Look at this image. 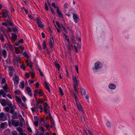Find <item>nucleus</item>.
Segmentation results:
<instances>
[{
  "label": "nucleus",
  "mask_w": 135,
  "mask_h": 135,
  "mask_svg": "<svg viewBox=\"0 0 135 135\" xmlns=\"http://www.w3.org/2000/svg\"><path fill=\"white\" fill-rule=\"evenodd\" d=\"M21 68L23 70L25 69V66L23 64H22L21 66Z\"/></svg>",
  "instance_id": "338daca9"
},
{
  "label": "nucleus",
  "mask_w": 135,
  "mask_h": 135,
  "mask_svg": "<svg viewBox=\"0 0 135 135\" xmlns=\"http://www.w3.org/2000/svg\"><path fill=\"white\" fill-rule=\"evenodd\" d=\"M54 45V41L52 38H50L49 41V45L50 48L51 49Z\"/></svg>",
  "instance_id": "2eb2a0df"
},
{
  "label": "nucleus",
  "mask_w": 135,
  "mask_h": 135,
  "mask_svg": "<svg viewBox=\"0 0 135 135\" xmlns=\"http://www.w3.org/2000/svg\"><path fill=\"white\" fill-rule=\"evenodd\" d=\"M73 80L74 83V88L76 93H78V83L76 76H73Z\"/></svg>",
  "instance_id": "f03ea898"
},
{
  "label": "nucleus",
  "mask_w": 135,
  "mask_h": 135,
  "mask_svg": "<svg viewBox=\"0 0 135 135\" xmlns=\"http://www.w3.org/2000/svg\"><path fill=\"white\" fill-rule=\"evenodd\" d=\"M109 88L111 89H114L116 88V85L113 84H110L109 85Z\"/></svg>",
  "instance_id": "6ab92c4d"
},
{
  "label": "nucleus",
  "mask_w": 135,
  "mask_h": 135,
  "mask_svg": "<svg viewBox=\"0 0 135 135\" xmlns=\"http://www.w3.org/2000/svg\"><path fill=\"white\" fill-rule=\"evenodd\" d=\"M81 93L82 94L84 95H85L86 94V91L83 88H82L81 89Z\"/></svg>",
  "instance_id": "a878e982"
},
{
  "label": "nucleus",
  "mask_w": 135,
  "mask_h": 135,
  "mask_svg": "<svg viewBox=\"0 0 135 135\" xmlns=\"http://www.w3.org/2000/svg\"><path fill=\"white\" fill-rule=\"evenodd\" d=\"M15 93L17 95H20L21 93V92L20 90H15Z\"/></svg>",
  "instance_id": "a19ab883"
},
{
  "label": "nucleus",
  "mask_w": 135,
  "mask_h": 135,
  "mask_svg": "<svg viewBox=\"0 0 135 135\" xmlns=\"http://www.w3.org/2000/svg\"><path fill=\"white\" fill-rule=\"evenodd\" d=\"M12 39L14 41H15L17 40V35L14 33H12Z\"/></svg>",
  "instance_id": "f3484780"
},
{
  "label": "nucleus",
  "mask_w": 135,
  "mask_h": 135,
  "mask_svg": "<svg viewBox=\"0 0 135 135\" xmlns=\"http://www.w3.org/2000/svg\"><path fill=\"white\" fill-rule=\"evenodd\" d=\"M2 24L4 26L6 27H7L8 26V25L5 22H3L2 23Z\"/></svg>",
  "instance_id": "0e129e2a"
},
{
  "label": "nucleus",
  "mask_w": 135,
  "mask_h": 135,
  "mask_svg": "<svg viewBox=\"0 0 135 135\" xmlns=\"http://www.w3.org/2000/svg\"><path fill=\"white\" fill-rule=\"evenodd\" d=\"M59 90L60 95L62 96H63L64 95V93L61 88V87H59Z\"/></svg>",
  "instance_id": "c756f323"
},
{
  "label": "nucleus",
  "mask_w": 135,
  "mask_h": 135,
  "mask_svg": "<svg viewBox=\"0 0 135 135\" xmlns=\"http://www.w3.org/2000/svg\"><path fill=\"white\" fill-rule=\"evenodd\" d=\"M56 24L57 27L59 28L60 29L61 28V27L60 26V25L59 23V22L56 21Z\"/></svg>",
  "instance_id": "680f3d73"
},
{
  "label": "nucleus",
  "mask_w": 135,
  "mask_h": 135,
  "mask_svg": "<svg viewBox=\"0 0 135 135\" xmlns=\"http://www.w3.org/2000/svg\"><path fill=\"white\" fill-rule=\"evenodd\" d=\"M54 8H57V12L58 15L60 18H63V15L61 11L59 10V9L58 7H56L55 5V6L54 7Z\"/></svg>",
  "instance_id": "423d86ee"
},
{
  "label": "nucleus",
  "mask_w": 135,
  "mask_h": 135,
  "mask_svg": "<svg viewBox=\"0 0 135 135\" xmlns=\"http://www.w3.org/2000/svg\"><path fill=\"white\" fill-rule=\"evenodd\" d=\"M37 70L39 71L40 75L42 77H43L44 76V74H43L42 71L41 70V69L39 68H38L37 69Z\"/></svg>",
  "instance_id": "79ce46f5"
},
{
  "label": "nucleus",
  "mask_w": 135,
  "mask_h": 135,
  "mask_svg": "<svg viewBox=\"0 0 135 135\" xmlns=\"http://www.w3.org/2000/svg\"><path fill=\"white\" fill-rule=\"evenodd\" d=\"M44 84L45 88H46V89L48 91L50 92V88L49 87V86L47 84V82L46 81H45L44 82Z\"/></svg>",
  "instance_id": "dca6fc26"
},
{
  "label": "nucleus",
  "mask_w": 135,
  "mask_h": 135,
  "mask_svg": "<svg viewBox=\"0 0 135 135\" xmlns=\"http://www.w3.org/2000/svg\"><path fill=\"white\" fill-rule=\"evenodd\" d=\"M76 104L77 108L79 111H81L84 115H85V113L84 110L82 107L81 105L80 104H78V102H76Z\"/></svg>",
  "instance_id": "0eeeda50"
},
{
  "label": "nucleus",
  "mask_w": 135,
  "mask_h": 135,
  "mask_svg": "<svg viewBox=\"0 0 135 135\" xmlns=\"http://www.w3.org/2000/svg\"><path fill=\"white\" fill-rule=\"evenodd\" d=\"M10 8L11 9V11L12 12H15V9L14 8L13 6L10 7Z\"/></svg>",
  "instance_id": "69168bd1"
},
{
  "label": "nucleus",
  "mask_w": 135,
  "mask_h": 135,
  "mask_svg": "<svg viewBox=\"0 0 135 135\" xmlns=\"http://www.w3.org/2000/svg\"><path fill=\"white\" fill-rule=\"evenodd\" d=\"M13 31L15 32H18V30L16 28H13Z\"/></svg>",
  "instance_id": "4d7b16f0"
},
{
  "label": "nucleus",
  "mask_w": 135,
  "mask_h": 135,
  "mask_svg": "<svg viewBox=\"0 0 135 135\" xmlns=\"http://www.w3.org/2000/svg\"><path fill=\"white\" fill-rule=\"evenodd\" d=\"M38 95L40 96H42L43 95V93L42 91H41V90L40 89V90L39 91L38 93Z\"/></svg>",
  "instance_id": "6e6d98bb"
},
{
  "label": "nucleus",
  "mask_w": 135,
  "mask_h": 135,
  "mask_svg": "<svg viewBox=\"0 0 135 135\" xmlns=\"http://www.w3.org/2000/svg\"><path fill=\"white\" fill-rule=\"evenodd\" d=\"M73 17L74 22L75 23H78L79 20L78 15L76 13H74L73 14Z\"/></svg>",
  "instance_id": "39448f33"
},
{
  "label": "nucleus",
  "mask_w": 135,
  "mask_h": 135,
  "mask_svg": "<svg viewBox=\"0 0 135 135\" xmlns=\"http://www.w3.org/2000/svg\"><path fill=\"white\" fill-rule=\"evenodd\" d=\"M40 18L38 17H37L36 18V20L37 21V24L41 22V21L40 19Z\"/></svg>",
  "instance_id": "3c124183"
},
{
  "label": "nucleus",
  "mask_w": 135,
  "mask_h": 135,
  "mask_svg": "<svg viewBox=\"0 0 135 135\" xmlns=\"http://www.w3.org/2000/svg\"><path fill=\"white\" fill-rule=\"evenodd\" d=\"M40 89H38V90H35L34 91V94L36 95V94L37 93L38 94V92L40 90Z\"/></svg>",
  "instance_id": "de8ad7c7"
},
{
  "label": "nucleus",
  "mask_w": 135,
  "mask_h": 135,
  "mask_svg": "<svg viewBox=\"0 0 135 135\" xmlns=\"http://www.w3.org/2000/svg\"><path fill=\"white\" fill-rule=\"evenodd\" d=\"M27 66H29L30 68H31L32 67V63H27Z\"/></svg>",
  "instance_id": "5fc2aeb1"
},
{
  "label": "nucleus",
  "mask_w": 135,
  "mask_h": 135,
  "mask_svg": "<svg viewBox=\"0 0 135 135\" xmlns=\"http://www.w3.org/2000/svg\"><path fill=\"white\" fill-rule=\"evenodd\" d=\"M29 74L31 75L32 78H34L35 74L34 72L32 70L30 71L29 73Z\"/></svg>",
  "instance_id": "7c9ffc66"
},
{
  "label": "nucleus",
  "mask_w": 135,
  "mask_h": 135,
  "mask_svg": "<svg viewBox=\"0 0 135 135\" xmlns=\"http://www.w3.org/2000/svg\"><path fill=\"white\" fill-rule=\"evenodd\" d=\"M26 91L29 95L32 97L33 96V94L32 93V90L29 87H27L26 88Z\"/></svg>",
  "instance_id": "9b49d317"
},
{
  "label": "nucleus",
  "mask_w": 135,
  "mask_h": 135,
  "mask_svg": "<svg viewBox=\"0 0 135 135\" xmlns=\"http://www.w3.org/2000/svg\"><path fill=\"white\" fill-rule=\"evenodd\" d=\"M7 68L8 69V71H13V70H14V68L12 66H8Z\"/></svg>",
  "instance_id": "473e14b6"
},
{
  "label": "nucleus",
  "mask_w": 135,
  "mask_h": 135,
  "mask_svg": "<svg viewBox=\"0 0 135 135\" xmlns=\"http://www.w3.org/2000/svg\"><path fill=\"white\" fill-rule=\"evenodd\" d=\"M38 26L41 28H42L44 27L43 25L42 24L41 22L37 24Z\"/></svg>",
  "instance_id": "c9c22d12"
},
{
  "label": "nucleus",
  "mask_w": 135,
  "mask_h": 135,
  "mask_svg": "<svg viewBox=\"0 0 135 135\" xmlns=\"http://www.w3.org/2000/svg\"><path fill=\"white\" fill-rule=\"evenodd\" d=\"M12 133L14 135H18L17 132L15 130L12 131Z\"/></svg>",
  "instance_id": "a18cd8bd"
},
{
  "label": "nucleus",
  "mask_w": 135,
  "mask_h": 135,
  "mask_svg": "<svg viewBox=\"0 0 135 135\" xmlns=\"http://www.w3.org/2000/svg\"><path fill=\"white\" fill-rule=\"evenodd\" d=\"M15 51L17 54H18L21 52V50L18 47H15Z\"/></svg>",
  "instance_id": "b1692460"
},
{
  "label": "nucleus",
  "mask_w": 135,
  "mask_h": 135,
  "mask_svg": "<svg viewBox=\"0 0 135 135\" xmlns=\"http://www.w3.org/2000/svg\"><path fill=\"white\" fill-rule=\"evenodd\" d=\"M4 109H5L6 110L7 112L8 113L10 112V109H11V107L10 106H8V107H6L4 108Z\"/></svg>",
  "instance_id": "393cba45"
},
{
  "label": "nucleus",
  "mask_w": 135,
  "mask_h": 135,
  "mask_svg": "<svg viewBox=\"0 0 135 135\" xmlns=\"http://www.w3.org/2000/svg\"><path fill=\"white\" fill-rule=\"evenodd\" d=\"M63 34L65 37V39L66 41H67L68 43L69 42V38L68 36L66 34H65L64 33H63Z\"/></svg>",
  "instance_id": "bb28decb"
},
{
  "label": "nucleus",
  "mask_w": 135,
  "mask_h": 135,
  "mask_svg": "<svg viewBox=\"0 0 135 135\" xmlns=\"http://www.w3.org/2000/svg\"><path fill=\"white\" fill-rule=\"evenodd\" d=\"M2 95L3 98H5L6 97L5 93L2 89L0 90V103L3 106H5L6 101L4 99H1Z\"/></svg>",
  "instance_id": "f257e3e1"
},
{
  "label": "nucleus",
  "mask_w": 135,
  "mask_h": 135,
  "mask_svg": "<svg viewBox=\"0 0 135 135\" xmlns=\"http://www.w3.org/2000/svg\"><path fill=\"white\" fill-rule=\"evenodd\" d=\"M10 113L12 114V118L13 119H18V114L16 112H15L13 108L11 109Z\"/></svg>",
  "instance_id": "20e7f679"
},
{
  "label": "nucleus",
  "mask_w": 135,
  "mask_h": 135,
  "mask_svg": "<svg viewBox=\"0 0 135 135\" xmlns=\"http://www.w3.org/2000/svg\"><path fill=\"white\" fill-rule=\"evenodd\" d=\"M87 131L88 132L90 135H93V133L89 129H87Z\"/></svg>",
  "instance_id": "774afa93"
},
{
  "label": "nucleus",
  "mask_w": 135,
  "mask_h": 135,
  "mask_svg": "<svg viewBox=\"0 0 135 135\" xmlns=\"http://www.w3.org/2000/svg\"><path fill=\"white\" fill-rule=\"evenodd\" d=\"M102 63L99 62H96L94 65L95 69L96 70L99 69L102 67Z\"/></svg>",
  "instance_id": "6e6552de"
},
{
  "label": "nucleus",
  "mask_w": 135,
  "mask_h": 135,
  "mask_svg": "<svg viewBox=\"0 0 135 135\" xmlns=\"http://www.w3.org/2000/svg\"><path fill=\"white\" fill-rule=\"evenodd\" d=\"M14 84L15 85H17L19 83V80L18 76L17 75H15V79H13Z\"/></svg>",
  "instance_id": "1a4fd4ad"
},
{
  "label": "nucleus",
  "mask_w": 135,
  "mask_h": 135,
  "mask_svg": "<svg viewBox=\"0 0 135 135\" xmlns=\"http://www.w3.org/2000/svg\"><path fill=\"white\" fill-rule=\"evenodd\" d=\"M43 125L46 127L48 130L50 129L49 124L47 121L45 120L43 123Z\"/></svg>",
  "instance_id": "f8f14e48"
},
{
  "label": "nucleus",
  "mask_w": 135,
  "mask_h": 135,
  "mask_svg": "<svg viewBox=\"0 0 135 135\" xmlns=\"http://www.w3.org/2000/svg\"><path fill=\"white\" fill-rule=\"evenodd\" d=\"M73 11V9H71L69 10V11L68 12V13H66V15L67 16H68L69 17L70 16V15H71L72 13V11Z\"/></svg>",
  "instance_id": "4be33fe9"
},
{
  "label": "nucleus",
  "mask_w": 135,
  "mask_h": 135,
  "mask_svg": "<svg viewBox=\"0 0 135 135\" xmlns=\"http://www.w3.org/2000/svg\"><path fill=\"white\" fill-rule=\"evenodd\" d=\"M51 122V123L52 125L54 126V127H55V123L54 121L52 118H51V119H50Z\"/></svg>",
  "instance_id": "e433bc0d"
},
{
  "label": "nucleus",
  "mask_w": 135,
  "mask_h": 135,
  "mask_svg": "<svg viewBox=\"0 0 135 135\" xmlns=\"http://www.w3.org/2000/svg\"><path fill=\"white\" fill-rule=\"evenodd\" d=\"M44 111L46 114H47L48 113V109L47 108L45 107H44Z\"/></svg>",
  "instance_id": "49530a36"
},
{
  "label": "nucleus",
  "mask_w": 135,
  "mask_h": 135,
  "mask_svg": "<svg viewBox=\"0 0 135 135\" xmlns=\"http://www.w3.org/2000/svg\"><path fill=\"white\" fill-rule=\"evenodd\" d=\"M25 76L26 78L28 79L30 78V74L29 73H25Z\"/></svg>",
  "instance_id": "bf43d9fd"
},
{
  "label": "nucleus",
  "mask_w": 135,
  "mask_h": 135,
  "mask_svg": "<svg viewBox=\"0 0 135 135\" xmlns=\"http://www.w3.org/2000/svg\"><path fill=\"white\" fill-rule=\"evenodd\" d=\"M55 65L56 66V67L58 69V71H59L60 70V66L59 64L56 61H55L54 62Z\"/></svg>",
  "instance_id": "cd10ccee"
},
{
  "label": "nucleus",
  "mask_w": 135,
  "mask_h": 135,
  "mask_svg": "<svg viewBox=\"0 0 135 135\" xmlns=\"http://www.w3.org/2000/svg\"><path fill=\"white\" fill-rule=\"evenodd\" d=\"M22 10L23 11H25V13L26 14H28V12L27 11V10L26 9V8H25V7H23L22 8Z\"/></svg>",
  "instance_id": "09e8293b"
},
{
  "label": "nucleus",
  "mask_w": 135,
  "mask_h": 135,
  "mask_svg": "<svg viewBox=\"0 0 135 135\" xmlns=\"http://www.w3.org/2000/svg\"><path fill=\"white\" fill-rule=\"evenodd\" d=\"M72 94L74 96V98L75 99H77V96H76V95L75 94V93H74L73 91H72Z\"/></svg>",
  "instance_id": "13d9d810"
},
{
  "label": "nucleus",
  "mask_w": 135,
  "mask_h": 135,
  "mask_svg": "<svg viewBox=\"0 0 135 135\" xmlns=\"http://www.w3.org/2000/svg\"><path fill=\"white\" fill-rule=\"evenodd\" d=\"M9 74V76L10 77H11L13 76V71H9L8 72Z\"/></svg>",
  "instance_id": "8fccbe9b"
},
{
  "label": "nucleus",
  "mask_w": 135,
  "mask_h": 135,
  "mask_svg": "<svg viewBox=\"0 0 135 135\" xmlns=\"http://www.w3.org/2000/svg\"><path fill=\"white\" fill-rule=\"evenodd\" d=\"M9 114L4 113L3 112L0 113V120L2 121H4L7 119L9 117Z\"/></svg>",
  "instance_id": "7ed1b4c3"
},
{
  "label": "nucleus",
  "mask_w": 135,
  "mask_h": 135,
  "mask_svg": "<svg viewBox=\"0 0 135 135\" xmlns=\"http://www.w3.org/2000/svg\"><path fill=\"white\" fill-rule=\"evenodd\" d=\"M15 98L17 102H18L19 103H21V100L18 96H15Z\"/></svg>",
  "instance_id": "2f4dec72"
},
{
  "label": "nucleus",
  "mask_w": 135,
  "mask_h": 135,
  "mask_svg": "<svg viewBox=\"0 0 135 135\" xmlns=\"http://www.w3.org/2000/svg\"><path fill=\"white\" fill-rule=\"evenodd\" d=\"M44 101L43 100H42L41 99H38V100H37V104H40L41 103L43 104L44 102Z\"/></svg>",
  "instance_id": "f704fd0d"
},
{
  "label": "nucleus",
  "mask_w": 135,
  "mask_h": 135,
  "mask_svg": "<svg viewBox=\"0 0 135 135\" xmlns=\"http://www.w3.org/2000/svg\"><path fill=\"white\" fill-rule=\"evenodd\" d=\"M106 124L107 127L110 128V127L111 124L109 122L107 121L106 122Z\"/></svg>",
  "instance_id": "37998d69"
},
{
  "label": "nucleus",
  "mask_w": 135,
  "mask_h": 135,
  "mask_svg": "<svg viewBox=\"0 0 135 135\" xmlns=\"http://www.w3.org/2000/svg\"><path fill=\"white\" fill-rule=\"evenodd\" d=\"M68 3H66L64 4V10L65 11V12H66V9L68 7Z\"/></svg>",
  "instance_id": "72a5a7b5"
},
{
  "label": "nucleus",
  "mask_w": 135,
  "mask_h": 135,
  "mask_svg": "<svg viewBox=\"0 0 135 135\" xmlns=\"http://www.w3.org/2000/svg\"><path fill=\"white\" fill-rule=\"evenodd\" d=\"M8 11H7L6 9L5 10V12H3L2 13V17L4 18H6L7 17V16L8 15Z\"/></svg>",
  "instance_id": "a211bd4d"
},
{
  "label": "nucleus",
  "mask_w": 135,
  "mask_h": 135,
  "mask_svg": "<svg viewBox=\"0 0 135 135\" xmlns=\"http://www.w3.org/2000/svg\"><path fill=\"white\" fill-rule=\"evenodd\" d=\"M2 55L4 59H5L7 56V51L5 49H3L2 51Z\"/></svg>",
  "instance_id": "aec40b11"
},
{
  "label": "nucleus",
  "mask_w": 135,
  "mask_h": 135,
  "mask_svg": "<svg viewBox=\"0 0 135 135\" xmlns=\"http://www.w3.org/2000/svg\"><path fill=\"white\" fill-rule=\"evenodd\" d=\"M14 56L15 60L18 63V62H19L21 60V57L19 55L16 56V55H14Z\"/></svg>",
  "instance_id": "412c9836"
},
{
  "label": "nucleus",
  "mask_w": 135,
  "mask_h": 135,
  "mask_svg": "<svg viewBox=\"0 0 135 135\" xmlns=\"http://www.w3.org/2000/svg\"><path fill=\"white\" fill-rule=\"evenodd\" d=\"M7 24L8 26H11L12 27L13 26V25L12 23L11 22L10 20H9L7 22Z\"/></svg>",
  "instance_id": "58836bf2"
},
{
  "label": "nucleus",
  "mask_w": 135,
  "mask_h": 135,
  "mask_svg": "<svg viewBox=\"0 0 135 135\" xmlns=\"http://www.w3.org/2000/svg\"><path fill=\"white\" fill-rule=\"evenodd\" d=\"M34 124L37 127H38V121H35L34 122Z\"/></svg>",
  "instance_id": "864d4df0"
},
{
  "label": "nucleus",
  "mask_w": 135,
  "mask_h": 135,
  "mask_svg": "<svg viewBox=\"0 0 135 135\" xmlns=\"http://www.w3.org/2000/svg\"><path fill=\"white\" fill-rule=\"evenodd\" d=\"M17 129L20 132H22L23 131V129L20 127H17Z\"/></svg>",
  "instance_id": "603ef678"
},
{
  "label": "nucleus",
  "mask_w": 135,
  "mask_h": 135,
  "mask_svg": "<svg viewBox=\"0 0 135 135\" xmlns=\"http://www.w3.org/2000/svg\"><path fill=\"white\" fill-rule=\"evenodd\" d=\"M23 55L25 57L27 58V59H28L29 57V56L27 55V53L26 51L24 52L23 54Z\"/></svg>",
  "instance_id": "ea45409f"
},
{
  "label": "nucleus",
  "mask_w": 135,
  "mask_h": 135,
  "mask_svg": "<svg viewBox=\"0 0 135 135\" xmlns=\"http://www.w3.org/2000/svg\"><path fill=\"white\" fill-rule=\"evenodd\" d=\"M3 88L4 91H5L6 93H7L8 92V87L7 85L6 84H5L4 86L3 87Z\"/></svg>",
  "instance_id": "5701e85b"
},
{
  "label": "nucleus",
  "mask_w": 135,
  "mask_h": 135,
  "mask_svg": "<svg viewBox=\"0 0 135 135\" xmlns=\"http://www.w3.org/2000/svg\"><path fill=\"white\" fill-rule=\"evenodd\" d=\"M6 105L10 106L11 107V109L13 108L12 103L9 100H6Z\"/></svg>",
  "instance_id": "ddd939ff"
},
{
  "label": "nucleus",
  "mask_w": 135,
  "mask_h": 135,
  "mask_svg": "<svg viewBox=\"0 0 135 135\" xmlns=\"http://www.w3.org/2000/svg\"><path fill=\"white\" fill-rule=\"evenodd\" d=\"M42 46L44 49H45L46 48V44L45 41H44L43 42Z\"/></svg>",
  "instance_id": "4c0bfd02"
},
{
  "label": "nucleus",
  "mask_w": 135,
  "mask_h": 135,
  "mask_svg": "<svg viewBox=\"0 0 135 135\" xmlns=\"http://www.w3.org/2000/svg\"><path fill=\"white\" fill-rule=\"evenodd\" d=\"M35 108L36 109H40V111L42 112L43 111V108L41 105H39V104L37 103L36 105L35 106Z\"/></svg>",
  "instance_id": "4468645a"
},
{
  "label": "nucleus",
  "mask_w": 135,
  "mask_h": 135,
  "mask_svg": "<svg viewBox=\"0 0 135 135\" xmlns=\"http://www.w3.org/2000/svg\"><path fill=\"white\" fill-rule=\"evenodd\" d=\"M14 119H12L11 120V123L13 126L14 125V124L16 122H15V121H16V120H14Z\"/></svg>",
  "instance_id": "052dcab7"
},
{
  "label": "nucleus",
  "mask_w": 135,
  "mask_h": 135,
  "mask_svg": "<svg viewBox=\"0 0 135 135\" xmlns=\"http://www.w3.org/2000/svg\"><path fill=\"white\" fill-rule=\"evenodd\" d=\"M22 99L23 102H25L26 101V98L24 96H22Z\"/></svg>",
  "instance_id": "e2e57ef3"
},
{
  "label": "nucleus",
  "mask_w": 135,
  "mask_h": 135,
  "mask_svg": "<svg viewBox=\"0 0 135 135\" xmlns=\"http://www.w3.org/2000/svg\"><path fill=\"white\" fill-rule=\"evenodd\" d=\"M25 86L24 83V81H22L20 83L19 87H21L22 89H23Z\"/></svg>",
  "instance_id": "c85d7f7f"
},
{
  "label": "nucleus",
  "mask_w": 135,
  "mask_h": 135,
  "mask_svg": "<svg viewBox=\"0 0 135 135\" xmlns=\"http://www.w3.org/2000/svg\"><path fill=\"white\" fill-rule=\"evenodd\" d=\"M8 36L9 37V35L8 33H7L3 34H1L0 37V39L1 40L2 42L4 41V37H5Z\"/></svg>",
  "instance_id": "9d476101"
},
{
  "label": "nucleus",
  "mask_w": 135,
  "mask_h": 135,
  "mask_svg": "<svg viewBox=\"0 0 135 135\" xmlns=\"http://www.w3.org/2000/svg\"><path fill=\"white\" fill-rule=\"evenodd\" d=\"M7 123L6 122H4V123H2L0 126V127L1 128H4V125L6 124Z\"/></svg>",
  "instance_id": "c03bdc74"
}]
</instances>
